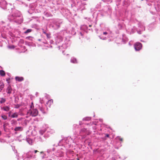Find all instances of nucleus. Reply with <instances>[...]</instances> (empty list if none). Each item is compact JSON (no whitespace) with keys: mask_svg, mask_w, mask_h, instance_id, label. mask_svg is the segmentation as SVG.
I'll list each match as a JSON object with an SVG mask.
<instances>
[{"mask_svg":"<svg viewBox=\"0 0 160 160\" xmlns=\"http://www.w3.org/2000/svg\"><path fill=\"white\" fill-rule=\"evenodd\" d=\"M1 82H0V83H1Z\"/></svg>","mask_w":160,"mask_h":160,"instance_id":"obj_28","label":"nucleus"},{"mask_svg":"<svg viewBox=\"0 0 160 160\" xmlns=\"http://www.w3.org/2000/svg\"><path fill=\"white\" fill-rule=\"evenodd\" d=\"M91 119V118H84V119H85V120H90Z\"/></svg>","mask_w":160,"mask_h":160,"instance_id":"obj_17","label":"nucleus"},{"mask_svg":"<svg viewBox=\"0 0 160 160\" xmlns=\"http://www.w3.org/2000/svg\"><path fill=\"white\" fill-rule=\"evenodd\" d=\"M12 89L11 86H9L6 90L8 94H11L12 93Z\"/></svg>","mask_w":160,"mask_h":160,"instance_id":"obj_4","label":"nucleus"},{"mask_svg":"<svg viewBox=\"0 0 160 160\" xmlns=\"http://www.w3.org/2000/svg\"><path fill=\"white\" fill-rule=\"evenodd\" d=\"M106 136L107 137H109V134H107L106 135Z\"/></svg>","mask_w":160,"mask_h":160,"instance_id":"obj_21","label":"nucleus"},{"mask_svg":"<svg viewBox=\"0 0 160 160\" xmlns=\"http://www.w3.org/2000/svg\"><path fill=\"white\" fill-rule=\"evenodd\" d=\"M34 152L35 153H36L37 152H38V151L37 150H35L34 151Z\"/></svg>","mask_w":160,"mask_h":160,"instance_id":"obj_20","label":"nucleus"},{"mask_svg":"<svg viewBox=\"0 0 160 160\" xmlns=\"http://www.w3.org/2000/svg\"><path fill=\"white\" fill-rule=\"evenodd\" d=\"M32 31V29H27L25 32H24L25 34H27L28 33Z\"/></svg>","mask_w":160,"mask_h":160,"instance_id":"obj_14","label":"nucleus"},{"mask_svg":"<svg viewBox=\"0 0 160 160\" xmlns=\"http://www.w3.org/2000/svg\"><path fill=\"white\" fill-rule=\"evenodd\" d=\"M112 160H116L115 158H112Z\"/></svg>","mask_w":160,"mask_h":160,"instance_id":"obj_22","label":"nucleus"},{"mask_svg":"<svg viewBox=\"0 0 160 160\" xmlns=\"http://www.w3.org/2000/svg\"><path fill=\"white\" fill-rule=\"evenodd\" d=\"M1 122V121L0 120V122Z\"/></svg>","mask_w":160,"mask_h":160,"instance_id":"obj_29","label":"nucleus"},{"mask_svg":"<svg viewBox=\"0 0 160 160\" xmlns=\"http://www.w3.org/2000/svg\"><path fill=\"white\" fill-rule=\"evenodd\" d=\"M71 62L72 63H77L78 62L77 60L75 58H73L71 60Z\"/></svg>","mask_w":160,"mask_h":160,"instance_id":"obj_10","label":"nucleus"},{"mask_svg":"<svg viewBox=\"0 0 160 160\" xmlns=\"http://www.w3.org/2000/svg\"><path fill=\"white\" fill-rule=\"evenodd\" d=\"M27 113L32 117H35L38 115V112L36 109H35L32 110L30 109Z\"/></svg>","mask_w":160,"mask_h":160,"instance_id":"obj_1","label":"nucleus"},{"mask_svg":"<svg viewBox=\"0 0 160 160\" xmlns=\"http://www.w3.org/2000/svg\"><path fill=\"white\" fill-rule=\"evenodd\" d=\"M107 33H108L107 32H103V34H104V35H106L107 34Z\"/></svg>","mask_w":160,"mask_h":160,"instance_id":"obj_18","label":"nucleus"},{"mask_svg":"<svg viewBox=\"0 0 160 160\" xmlns=\"http://www.w3.org/2000/svg\"><path fill=\"white\" fill-rule=\"evenodd\" d=\"M4 87V84L2 82H1L0 83V92H1L2 89Z\"/></svg>","mask_w":160,"mask_h":160,"instance_id":"obj_7","label":"nucleus"},{"mask_svg":"<svg viewBox=\"0 0 160 160\" xmlns=\"http://www.w3.org/2000/svg\"><path fill=\"white\" fill-rule=\"evenodd\" d=\"M89 26L90 27H91V25H90Z\"/></svg>","mask_w":160,"mask_h":160,"instance_id":"obj_25","label":"nucleus"},{"mask_svg":"<svg viewBox=\"0 0 160 160\" xmlns=\"http://www.w3.org/2000/svg\"><path fill=\"white\" fill-rule=\"evenodd\" d=\"M18 121L19 120V119H18Z\"/></svg>","mask_w":160,"mask_h":160,"instance_id":"obj_27","label":"nucleus"},{"mask_svg":"<svg viewBox=\"0 0 160 160\" xmlns=\"http://www.w3.org/2000/svg\"><path fill=\"white\" fill-rule=\"evenodd\" d=\"M14 130L16 131H22V128L21 127H17L14 128Z\"/></svg>","mask_w":160,"mask_h":160,"instance_id":"obj_8","label":"nucleus"},{"mask_svg":"<svg viewBox=\"0 0 160 160\" xmlns=\"http://www.w3.org/2000/svg\"><path fill=\"white\" fill-rule=\"evenodd\" d=\"M12 124L13 125H16L17 123V122L16 120H13L11 121Z\"/></svg>","mask_w":160,"mask_h":160,"instance_id":"obj_13","label":"nucleus"},{"mask_svg":"<svg viewBox=\"0 0 160 160\" xmlns=\"http://www.w3.org/2000/svg\"><path fill=\"white\" fill-rule=\"evenodd\" d=\"M12 48H14V47L13 46H12Z\"/></svg>","mask_w":160,"mask_h":160,"instance_id":"obj_23","label":"nucleus"},{"mask_svg":"<svg viewBox=\"0 0 160 160\" xmlns=\"http://www.w3.org/2000/svg\"><path fill=\"white\" fill-rule=\"evenodd\" d=\"M27 157L28 158H32V156L31 155H29L28 156H27Z\"/></svg>","mask_w":160,"mask_h":160,"instance_id":"obj_19","label":"nucleus"},{"mask_svg":"<svg viewBox=\"0 0 160 160\" xmlns=\"http://www.w3.org/2000/svg\"><path fill=\"white\" fill-rule=\"evenodd\" d=\"M53 103V100L52 99H51L48 101L47 102V104L48 105L49 107H50L51 105Z\"/></svg>","mask_w":160,"mask_h":160,"instance_id":"obj_5","label":"nucleus"},{"mask_svg":"<svg viewBox=\"0 0 160 160\" xmlns=\"http://www.w3.org/2000/svg\"><path fill=\"white\" fill-rule=\"evenodd\" d=\"M0 74L2 76H4L5 75V72L3 70H0Z\"/></svg>","mask_w":160,"mask_h":160,"instance_id":"obj_11","label":"nucleus"},{"mask_svg":"<svg viewBox=\"0 0 160 160\" xmlns=\"http://www.w3.org/2000/svg\"><path fill=\"white\" fill-rule=\"evenodd\" d=\"M6 102V99L5 98H1V100L0 101V102L1 103H2L5 102Z\"/></svg>","mask_w":160,"mask_h":160,"instance_id":"obj_12","label":"nucleus"},{"mask_svg":"<svg viewBox=\"0 0 160 160\" xmlns=\"http://www.w3.org/2000/svg\"><path fill=\"white\" fill-rule=\"evenodd\" d=\"M15 79L17 81L21 82L24 80V78L23 77L17 76L15 77Z\"/></svg>","mask_w":160,"mask_h":160,"instance_id":"obj_3","label":"nucleus"},{"mask_svg":"<svg viewBox=\"0 0 160 160\" xmlns=\"http://www.w3.org/2000/svg\"><path fill=\"white\" fill-rule=\"evenodd\" d=\"M2 109L6 111L7 112L9 110L10 108H9V107L8 106H5V107H3L2 108Z\"/></svg>","mask_w":160,"mask_h":160,"instance_id":"obj_6","label":"nucleus"},{"mask_svg":"<svg viewBox=\"0 0 160 160\" xmlns=\"http://www.w3.org/2000/svg\"><path fill=\"white\" fill-rule=\"evenodd\" d=\"M2 118L4 120H6L7 119V117L5 115H2L1 116Z\"/></svg>","mask_w":160,"mask_h":160,"instance_id":"obj_15","label":"nucleus"},{"mask_svg":"<svg viewBox=\"0 0 160 160\" xmlns=\"http://www.w3.org/2000/svg\"><path fill=\"white\" fill-rule=\"evenodd\" d=\"M18 114L17 112H14L11 116V117L12 118H15L18 117Z\"/></svg>","mask_w":160,"mask_h":160,"instance_id":"obj_9","label":"nucleus"},{"mask_svg":"<svg viewBox=\"0 0 160 160\" xmlns=\"http://www.w3.org/2000/svg\"><path fill=\"white\" fill-rule=\"evenodd\" d=\"M134 47L136 50L139 51L142 48V45L141 43L137 42L134 45Z\"/></svg>","mask_w":160,"mask_h":160,"instance_id":"obj_2","label":"nucleus"},{"mask_svg":"<svg viewBox=\"0 0 160 160\" xmlns=\"http://www.w3.org/2000/svg\"><path fill=\"white\" fill-rule=\"evenodd\" d=\"M32 107H33V106H31V108H32Z\"/></svg>","mask_w":160,"mask_h":160,"instance_id":"obj_24","label":"nucleus"},{"mask_svg":"<svg viewBox=\"0 0 160 160\" xmlns=\"http://www.w3.org/2000/svg\"><path fill=\"white\" fill-rule=\"evenodd\" d=\"M118 139L122 142L123 141V139L122 138H121L120 137H118Z\"/></svg>","mask_w":160,"mask_h":160,"instance_id":"obj_16","label":"nucleus"},{"mask_svg":"<svg viewBox=\"0 0 160 160\" xmlns=\"http://www.w3.org/2000/svg\"><path fill=\"white\" fill-rule=\"evenodd\" d=\"M32 105H33V103H32Z\"/></svg>","mask_w":160,"mask_h":160,"instance_id":"obj_26","label":"nucleus"}]
</instances>
